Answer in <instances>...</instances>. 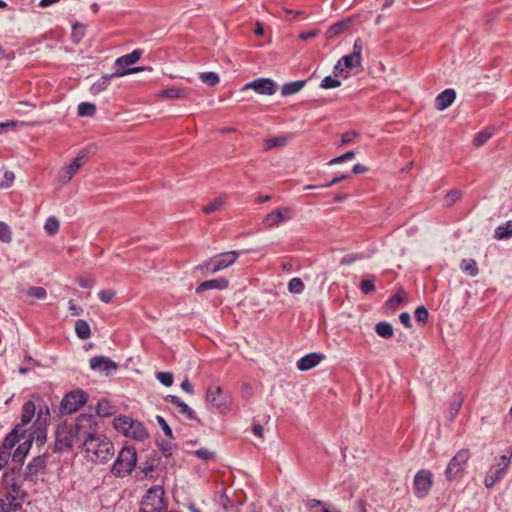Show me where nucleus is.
<instances>
[{
  "label": "nucleus",
  "mask_w": 512,
  "mask_h": 512,
  "mask_svg": "<svg viewBox=\"0 0 512 512\" xmlns=\"http://www.w3.org/2000/svg\"><path fill=\"white\" fill-rule=\"evenodd\" d=\"M471 458L470 450L462 448L448 462L444 471L445 479L448 482L461 480L467 470L468 462Z\"/></svg>",
  "instance_id": "obj_2"
},
{
  "label": "nucleus",
  "mask_w": 512,
  "mask_h": 512,
  "mask_svg": "<svg viewBox=\"0 0 512 512\" xmlns=\"http://www.w3.org/2000/svg\"><path fill=\"white\" fill-rule=\"evenodd\" d=\"M164 494L161 486L150 488L142 499L140 512H161L166 507Z\"/></svg>",
  "instance_id": "obj_8"
},
{
  "label": "nucleus",
  "mask_w": 512,
  "mask_h": 512,
  "mask_svg": "<svg viewBox=\"0 0 512 512\" xmlns=\"http://www.w3.org/2000/svg\"><path fill=\"white\" fill-rule=\"evenodd\" d=\"M115 77L118 76L114 75V72L112 74L103 75L99 80L92 84V86L90 87V93L92 95H98L99 93L107 90L110 81Z\"/></svg>",
  "instance_id": "obj_26"
},
{
  "label": "nucleus",
  "mask_w": 512,
  "mask_h": 512,
  "mask_svg": "<svg viewBox=\"0 0 512 512\" xmlns=\"http://www.w3.org/2000/svg\"><path fill=\"white\" fill-rule=\"evenodd\" d=\"M44 229L45 231L47 232V234L49 235H54L58 232L59 230V221L56 217H48L46 222H45V225H44Z\"/></svg>",
  "instance_id": "obj_42"
},
{
  "label": "nucleus",
  "mask_w": 512,
  "mask_h": 512,
  "mask_svg": "<svg viewBox=\"0 0 512 512\" xmlns=\"http://www.w3.org/2000/svg\"><path fill=\"white\" fill-rule=\"evenodd\" d=\"M456 98V92L454 89H445L439 93L435 99V106L439 111H443L448 108L454 102Z\"/></svg>",
  "instance_id": "obj_23"
},
{
  "label": "nucleus",
  "mask_w": 512,
  "mask_h": 512,
  "mask_svg": "<svg viewBox=\"0 0 512 512\" xmlns=\"http://www.w3.org/2000/svg\"><path fill=\"white\" fill-rule=\"evenodd\" d=\"M350 22L351 21L349 19H346V20H341V21L331 25L326 31V34H325L326 38L332 39V38L340 35L348 27Z\"/></svg>",
  "instance_id": "obj_27"
},
{
  "label": "nucleus",
  "mask_w": 512,
  "mask_h": 512,
  "mask_svg": "<svg viewBox=\"0 0 512 512\" xmlns=\"http://www.w3.org/2000/svg\"><path fill=\"white\" fill-rule=\"evenodd\" d=\"M225 204V198L223 196H219L208 203L206 206L202 208V212L205 214H211L215 211H218Z\"/></svg>",
  "instance_id": "obj_38"
},
{
  "label": "nucleus",
  "mask_w": 512,
  "mask_h": 512,
  "mask_svg": "<svg viewBox=\"0 0 512 512\" xmlns=\"http://www.w3.org/2000/svg\"><path fill=\"white\" fill-rule=\"evenodd\" d=\"M195 456L201 460L208 461L215 457V453L206 448H200L194 452Z\"/></svg>",
  "instance_id": "obj_53"
},
{
  "label": "nucleus",
  "mask_w": 512,
  "mask_h": 512,
  "mask_svg": "<svg viewBox=\"0 0 512 512\" xmlns=\"http://www.w3.org/2000/svg\"><path fill=\"white\" fill-rule=\"evenodd\" d=\"M463 401H464V398H463L462 394H460V393L454 394L452 396V398L450 400V404H449V418L451 420L454 419V417L457 415V413L461 409Z\"/></svg>",
  "instance_id": "obj_32"
},
{
  "label": "nucleus",
  "mask_w": 512,
  "mask_h": 512,
  "mask_svg": "<svg viewBox=\"0 0 512 512\" xmlns=\"http://www.w3.org/2000/svg\"><path fill=\"white\" fill-rule=\"evenodd\" d=\"M14 178L15 176L13 172H6L4 174V180L0 183V186L2 188H9L13 184Z\"/></svg>",
  "instance_id": "obj_63"
},
{
  "label": "nucleus",
  "mask_w": 512,
  "mask_h": 512,
  "mask_svg": "<svg viewBox=\"0 0 512 512\" xmlns=\"http://www.w3.org/2000/svg\"><path fill=\"white\" fill-rule=\"evenodd\" d=\"M492 136V132L488 130H483L477 133L472 141L473 145L476 147H480L485 144Z\"/></svg>",
  "instance_id": "obj_43"
},
{
  "label": "nucleus",
  "mask_w": 512,
  "mask_h": 512,
  "mask_svg": "<svg viewBox=\"0 0 512 512\" xmlns=\"http://www.w3.org/2000/svg\"><path fill=\"white\" fill-rule=\"evenodd\" d=\"M375 283L373 279H364L360 283V290L363 294H369L375 291Z\"/></svg>",
  "instance_id": "obj_52"
},
{
  "label": "nucleus",
  "mask_w": 512,
  "mask_h": 512,
  "mask_svg": "<svg viewBox=\"0 0 512 512\" xmlns=\"http://www.w3.org/2000/svg\"><path fill=\"white\" fill-rule=\"evenodd\" d=\"M293 218V212L290 207H280L270 213H268L262 224L265 228L271 229L279 226L283 222H287Z\"/></svg>",
  "instance_id": "obj_13"
},
{
  "label": "nucleus",
  "mask_w": 512,
  "mask_h": 512,
  "mask_svg": "<svg viewBox=\"0 0 512 512\" xmlns=\"http://www.w3.org/2000/svg\"><path fill=\"white\" fill-rule=\"evenodd\" d=\"M305 289L304 282L299 277L292 278L288 283V291L292 294H301Z\"/></svg>",
  "instance_id": "obj_40"
},
{
  "label": "nucleus",
  "mask_w": 512,
  "mask_h": 512,
  "mask_svg": "<svg viewBox=\"0 0 512 512\" xmlns=\"http://www.w3.org/2000/svg\"><path fill=\"white\" fill-rule=\"evenodd\" d=\"M137 463V454L134 448L123 447L112 466L111 472L117 477L130 475Z\"/></svg>",
  "instance_id": "obj_5"
},
{
  "label": "nucleus",
  "mask_w": 512,
  "mask_h": 512,
  "mask_svg": "<svg viewBox=\"0 0 512 512\" xmlns=\"http://www.w3.org/2000/svg\"><path fill=\"white\" fill-rule=\"evenodd\" d=\"M461 197V192L459 190H451L445 196L446 205H452Z\"/></svg>",
  "instance_id": "obj_60"
},
{
  "label": "nucleus",
  "mask_w": 512,
  "mask_h": 512,
  "mask_svg": "<svg viewBox=\"0 0 512 512\" xmlns=\"http://www.w3.org/2000/svg\"><path fill=\"white\" fill-rule=\"evenodd\" d=\"M115 295H116V293L114 290H108V289L101 290L98 293L99 299L104 303H110L113 300V298L115 297Z\"/></svg>",
  "instance_id": "obj_58"
},
{
  "label": "nucleus",
  "mask_w": 512,
  "mask_h": 512,
  "mask_svg": "<svg viewBox=\"0 0 512 512\" xmlns=\"http://www.w3.org/2000/svg\"><path fill=\"white\" fill-rule=\"evenodd\" d=\"M393 326L388 322H379L375 326V332L378 336L389 339L393 336Z\"/></svg>",
  "instance_id": "obj_35"
},
{
  "label": "nucleus",
  "mask_w": 512,
  "mask_h": 512,
  "mask_svg": "<svg viewBox=\"0 0 512 512\" xmlns=\"http://www.w3.org/2000/svg\"><path fill=\"white\" fill-rule=\"evenodd\" d=\"M96 113V106L89 102H82L78 105V115L81 117H92Z\"/></svg>",
  "instance_id": "obj_39"
},
{
  "label": "nucleus",
  "mask_w": 512,
  "mask_h": 512,
  "mask_svg": "<svg viewBox=\"0 0 512 512\" xmlns=\"http://www.w3.org/2000/svg\"><path fill=\"white\" fill-rule=\"evenodd\" d=\"M340 85L341 82L338 79L333 78L332 76H326L321 81L320 87L323 89H332L339 87Z\"/></svg>",
  "instance_id": "obj_48"
},
{
  "label": "nucleus",
  "mask_w": 512,
  "mask_h": 512,
  "mask_svg": "<svg viewBox=\"0 0 512 512\" xmlns=\"http://www.w3.org/2000/svg\"><path fill=\"white\" fill-rule=\"evenodd\" d=\"M512 451L502 455L496 464L490 467L484 478V485L487 488L494 487L506 475L507 469L511 464Z\"/></svg>",
  "instance_id": "obj_7"
},
{
  "label": "nucleus",
  "mask_w": 512,
  "mask_h": 512,
  "mask_svg": "<svg viewBox=\"0 0 512 512\" xmlns=\"http://www.w3.org/2000/svg\"><path fill=\"white\" fill-rule=\"evenodd\" d=\"M84 34H85V27L83 25H80L78 23L73 25L72 32H71L72 42L75 44H79L81 42V40L83 39Z\"/></svg>",
  "instance_id": "obj_41"
},
{
  "label": "nucleus",
  "mask_w": 512,
  "mask_h": 512,
  "mask_svg": "<svg viewBox=\"0 0 512 512\" xmlns=\"http://www.w3.org/2000/svg\"><path fill=\"white\" fill-rule=\"evenodd\" d=\"M90 368L94 371L105 372L107 375L117 370L118 365L109 357L94 356L89 361Z\"/></svg>",
  "instance_id": "obj_17"
},
{
  "label": "nucleus",
  "mask_w": 512,
  "mask_h": 512,
  "mask_svg": "<svg viewBox=\"0 0 512 512\" xmlns=\"http://www.w3.org/2000/svg\"><path fill=\"white\" fill-rule=\"evenodd\" d=\"M12 240V232L8 224L0 221V241L3 243H9Z\"/></svg>",
  "instance_id": "obj_47"
},
{
  "label": "nucleus",
  "mask_w": 512,
  "mask_h": 512,
  "mask_svg": "<svg viewBox=\"0 0 512 512\" xmlns=\"http://www.w3.org/2000/svg\"><path fill=\"white\" fill-rule=\"evenodd\" d=\"M86 161V155L83 153L78 154L72 162L67 165L60 173L59 180L62 184L69 182L73 176L79 171Z\"/></svg>",
  "instance_id": "obj_16"
},
{
  "label": "nucleus",
  "mask_w": 512,
  "mask_h": 512,
  "mask_svg": "<svg viewBox=\"0 0 512 512\" xmlns=\"http://www.w3.org/2000/svg\"><path fill=\"white\" fill-rule=\"evenodd\" d=\"M288 138L286 136L273 137L264 140L263 147L265 150H270L276 147L286 145Z\"/></svg>",
  "instance_id": "obj_37"
},
{
  "label": "nucleus",
  "mask_w": 512,
  "mask_h": 512,
  "mask_svg": "<svg viewBox=\"0 0 512 512\" xmlns=\"http://www.w3.org/2000/svg\"><path fill=\"white\" fill-rule=\"evenodd\" d=\"M142 56V51L139 49L133 50L131 53H128L126 55H123L116 59L115 61V71L114 75H117L118 77H122L131 73H136L143 68L136 67V68H127L128 66L136 63Z\"/></svg>",
  "instance_id": "obj_10"
},
{
  "label": "nucleus",
  "mask_w": 512,
  "mask_h": 512,
  "mask_svg": "<svg viewBox=\"0 0 512 512\" xmlns=\"http://www.w3.org/2000/svg\"><path fill=\"white\" fill-rule=\"evenodd\" d=\"M401 294L404 295L405 292L401 290L400 292L394 294L388 299L387 305L390 309H396L402 303L403 296Z\"/></svg>",
  "instance_id": "obj_51"
},
{
  "label": "nucleus",
  "mask_w": 512,
  "mask_h": 512,
  "mask_svg": "<svg viewBox=\"0 0 512 512\" xmlns=\"http://www.w3.org/2000/svg\"><path fill=\"white\" fill-rule=\"evenodd\" d=\"M415 318L418 322L425 324L429 318V312L424 306H419L414 312Z\"/></svg>",
  "instance_id": "obj_49"
},
{
  "label": "nucleus",
  "mask_w": 512,
  "mask_h": 512,
  "mask_svg": "<svg viewBox=\"0 0 512 512\" xmlns=\"http://www.w3.org/2000/svg\"><path fill=\"white\" fill-rule=\"evenodd\" d=\"M200 79L208 86H215L219 83V76L215 72H203L200 74Z\"/></svg>",
  "instance_id": "obj_44"
},
{
  "label": "nucleus",
  "mask_w": 512,
  "mask_h": 512,
  "mask_svg": "<svg viewBox=\"0 0 512 512\" xmlns=\"http://www.w3.org/2000/svg\"><path fill=\"white\" fill-rule=\"evenodd\" d=\"M323 358H324V355L321 353H316V352L309 353V354L301 357L297 361V368L300 371L310 370V369L314 368L315 366H317L322 361Z\"/></svg>",
  "instance_id": "obj_22"
},
{
  "label": "nucleus",
  "mask_w": 512,
  "mask_h": 512,
  "mask_svg": "<svg viewBox=\"0 0 512 512\" xmlns=\"http://www.w3.org/2000/svg\"><path fill=\"white\" fill-rule=\"evenodd\" d=\"M114 428L124 436L143 441L148 438V432L142 422L129 416L120 415L113 421Z\"/></svg>",
  "instance_id": "obj_3"
},
{
  "label": "nucleus",
  "mask_w": 512,
  "mask_h": 512,
  "mask_svg": "<svg viewBox=\"0 0 512 512\" xmlns=\"http://www.w3.org/2000/svg\"><path fill=\"white\" fill-rule=\"evenodd\" d=\"M42 414L43 411L40 409L34 424L29 429L23 430V432H26V434H33L34 440L38 445H43L46 442V429L42 426L41 423Z\"/></svg>",
  "instance_id": "obj_21"
},
{
  "label": "nucleus",
  "mask_w": 512,
  "mask_h": 512,
  "mask_svg": "<svg viewBox=\"0 0 512 512\" xmlns=\"http://www.w3.org/2000/svg\"><path fill=\"white\" fill-rule=\"evenodd\" d=\"M157 446H158L159 450L161 451V453L163 454V456L170 457L173 454V445L172 444L163 440L161 442H157Z\"/></svg>",
  "instance_id": "obj_57"
},
{
  "label": "nucleus",
  "mask_w": 512,
  "mask_h": 512,
  "mask_svg": "<svg viewBox=\"0 0 512 512\" xmlns=\"http://www.w3.org/2000/svg\"><path fill=\"white\" fill-rule=\"evenodd\" d=\"M179 413L185 415L190 420H198L195 411L190 408L186 403H182L179 407Z\"/></svg>",
  "instance_id": "obj_54"
},
{
  "label": "nucleus",
  "mask_w": 512,
  "mask_h": 512,
  "mask_svg": "<svg viewBox=\"0 0 512 512\" xmlns=\"http://www.w3.org/2000/svg\"><path fill=\"white\" fill-rule=\"evenodd\" d=\"M253 89L256 93L261 95L271 96L277 91L276 83L270 78H258L254 81L247 83L243 90Z\"/></svg>",
  "instance_id": "obj_15"
},
{
  "label": "nucleus",
  "mask_w": 512,
  "mask_h": 512,
  "mask_svg": "<svg viewBox=\"0 0 512 512\" xmlns=\"http://www.w3.org/2000/svg\"><path fill=\"white\" fill-rule=\"evenodd\" d=\"M355 157V152L354 151H348L338 157H335L333 159H331L329 162H328V165H334V164H338V163H342V162H345V161H348V160H352L353 158Z\"/></svg>",
  "instance_id": "obj_55"
},
{
  "label": "nucleus",
  "mask_w": 512,
  "mask_h": 512,
  "mask_svg": "<svg viewBox=\"0 0 512 512\" xmlns=\"http://www.w3.org/2000/svg\"><path fill=\"white\" fill-rule=\"evenodd\" d=\"M23 430H19V427H14L3 439L2 445L0 447H3L4 451L8 452L10 449H12L16 443L20 442L22 440L21 433Z\"/></svg>",
  "instance_id": "obj_25"
},
{
  "label": "nucleus",
  "mask_w": 512,
  "mask_h": 512,
  "mask_svg": "<svg viewBox=\"0 0 512 512\" xmlns=\"http://www.w3.org/2000/svg\"><path fill=\"white\" fill-rule=\"evenodd\" d=\"M36 412V406L32 400L26 401L22 406V413L20 418V423L16 424L14 427H19V430H22V427L28 425L34 418Z\"/></svg>",
  "instance_id": "obj_24"
},
{
  "label": "nucleus",
  "mask_w": 512,
  "mask_h": 512,
  "mask_svg": "<svg viewBox=\"0 0 512 512\" xmlns=\"http://www.w3.org/2000/svg\"><path fill=\"white\" fill-rule=\"evenodd\" d=\"M87 402V395L83 390H74L67 393L61 401V410L72 414L84 406Z\"/></svg>",
  "instance_id": "obj_12"
},
{
  "label": "nucleus",
  "mask_w": 512,
  "mask_h": 512,
  "mask_svg": "<svg viewBox=\"0 0 512 512\" xmlns=\"http://www.w3.org/2000/svg\"><path fill=\"white\" fill-rule=\"evenodd\" d=\"M26 294L32 298L39 299V300L45 299L47 297L46 289L43 287H39V286L30 287L26 291Z\"/></svg>",
  "instance_id": "obj_45"
},
{
  "label": "nucleus",
  "mask_w": 512,
  "mask_h": 512,
  "mask_svg": "<svg viewBox=\"0 0 512 512\" xmlns=\"http://www.w3.org/2000/svg\"><path fill=\"white\" fill-rule=\"evenodd\" d=\"M3 484L6 490L5 497L3 499L6 500V503L15 504L16 510H18L21 506L20 501L23 500V497L25 496V493L21 488L19 477H17L13 471L5 472L3 474Z\"/></svg>",
  "instance_id": "obj_6"
},
{
  "label": "nucleus",
  "mask_w": 512,
  "mask_h": 512,
  "mask_svg": "<svg viewBox=\"0 0 512 512\" xmlns=\"http://www.w3.org/2000/svg\"><path fill=\"white\" fill-rule=\"evenodd\" d=\"M512 237V220H508L503 225L498 226L494 232V238L497 240L509 239Z\"/></svg>",
  "instance_id": "obj_29"
},
{
  "label": "nucleus",
  "mask_w": 512,
  "mask_h": 512,
  "mask_svg": "<svg viewBox=\"0 0 512 512\" xmlns=\"http://www.w3.org/2000/svg\"><path fill=\"white\" fill-rule=\"evenodd\" d=\"M206 400L219 411H225L230 404V396L219 385H210L207 389Z\"/></svg>",
  "instance_id": "obj_11"
},
{
  "label": "nucleus",
  "mask_w": 512,
  "mask_h": 512,
  "mask_svg": "<svg viewBox=\"0 0 512 512\" xmlns=\"http://www.w3.org/2000/svg\"><path fill=\"white\" fill-rule=\"evenodd\" d=\"M48 456L47 454L38 455L34 457L26 466L24 470V477L26 479H32L34 476L38 475L40 472L44 471L47 464Z\"/></svg>",
  "instance_id": "obj_18"
},
{
  "label": "nucleus",
  "mask_w": 512,
  "mask_h": 512,
  "mask_svg": "<svg viewBox=\"0 0 512 512\" xmlns=\"http://www.w3.org/2000/svg\"><path fill=\"white\" fill-rule=\"evenodd\" d=\"M97 421L91 414L78 416V435L84 437L83 451L92 462L104 463L114 454L113 443L103 434L97 433Z\"/></svg>",
  "instance_id": "obj_1"
},
{
  "label": "nucleus",
  "mask_w": 512,
  "mask_h": 512,
  "mask_svg": "<svg viewBox=\"0 0 512 512\" xmlns=\"http://www.w3.org/2000/svg\"><path fill=\"white\" fill-rule=\"evenodd\" d=\"M96 413L100 417H109L114 413V407L107 400H101L96 405Z\"/></svg>",
  "instance_id": "obj_36"
},
{
  "label": "nucleus",
  "mask_w": 512,
  "mask_h": 512,
  "mask_svg": "<svg viewBox=\"0 0 512 512\" xmlns=\"http://www.w3.org/2000/svg\"><path fill=\"white\" fill-rule=\"evenodd\" d=\"M219 504L221 505V507L229 512L230 511V508L234 509V512H238V509L237 508H234L233 504L231 503L230 499L226 496V495H222L220 497V500H219Z\"/></svg>",
  "instance_id": "obj_62"
},
{
  "label": "nucleus",
  "mask_w": 512,
  "mask_h": 512,
  "mask_svg": "<svg viewBox=\"0 0 512 512\" xmlns=\"http://www.w3.org/2000/svg\"><path fill=\"white\" fill-rule=\"evenodd\" d=\"M241 255L240 251H227L220 254H217L202 264L196 266L197 270L206 271L212 274H215L225 268L233 265L239 256Z\"/></svg>",
  "instance_id": "obj_4"
},
{
  "label": "nucleus",
  "mask_w": 512,
  "mask_h": 512,
  "mask_svg": "<svg viewBox=\"0 0 512 512\" xmlns=\"http://www.w3.org/2000/svg\"><path fill=\"white\" fill-rule=\"evenodd\" d=\"M16 511V505L6 503L5 499L0 498V512H14Z\"/></svg>",
  "instance_id": "obj_64"
},
{
  "label": "nucleus",
  "mask_w": 512,
  "mask_h": 512,
  "mask_svg": "<svg viewBox=\"0 0 512 512\" xmlns=\"http://www.w3.org/2000/svg\"><path fill=\"white\" fill-rule=\"evenodd\" d=\"M84 437L78 435V418L74 425L70 427H62L56 432V447L59 450L71 448L76 443L83 445Z\"/></svg>",
  "instance_id": "obj_9"
},
{
  "label": "nucleus",
  "mask_w": 512,
  "mask_h": 512,
  "mask_svg": "<svg viewBox=\"0 0 512 512\" xmlns=\"http://www.w3.org/2000/svg\"><path fill=\"white\" fill-rule=\"evenodd\" d=\"M461 270L471 277H475L479 273L477 263L474 259H463L460 264Z\"/></svg>",
  "instance_id": "obj_33"
},
{
  "label": "nucleus",
  "mask_w": 512,
  "mask_h": 512,
  "mask_svg": "<svg viewBox=\"0 0 512 512\" xmlns=\"http://www.w3.org/2000/svg\"><path fill=\"white\" fill-rule=\"evenodd\" d=\"M362 258H363V256L360 254H356V253L347 254L341 258L340 265H342V266L351 265L354 262L361 260Z\"/></svg>",
  "instance_id": "obj_56"
},
{
  "label": "nucleus",
  "mask_w": 512,
  "mask_h": 512,
  "mask_svg": "<svg viewBox=\"0 0 512 512\" xmlns=\"http://www.w3.org/2000/svg\"><path fill=\"white\" fill-rule=\"evenodd\" d=\"M433 484V474L431 471L422 469L414 477V490L418 498H424Z\"/></svg>",
  "instance_id": "obj_14"
},
{
  "label": "nucleus",
  "mask_w": 512,
  "mask_h": 512,
  "mask_svg": "<svg viewBox=\"0 0 512 512\" xmlns=\"http://www.w3.org/2000/svg\"><path fill=\"white\" fill-rule=\"evenodd\" d=\"M75 333L81 340H86L91 335L90 326L87 321L79 319L75 323Z\"/></svg>",
  "instance_id": "obj_31"
},
{
  "label": "nucleus",
  "mask_w": 512,
  "mask_h": 512,
  "mask_svg": "<svg viewBox=\"0 0 512 512\" xmlns=\"http://www.w3.org/2000/svg\"><path fill=\"white\" fill-rule=\"evenodd\" d=\"M229 286V281L225 277H219L201 282L196 287V293L200 294L206 290H225Z\"/></svg>",
  "instance_id": "obj_20"
},
{
  "label": "nucleus",
  "mask_w": 512,
  "mask_h": 512,
  "mask_svg": "<svg viewBox=\"0 0 512 512\" xmlns=\"http://www.w3.org/2000/svg\"><path fill=\"white\" fill-rule=\"evenodd\" d=\"M306 84L305 80H298L286 83L281 87L282 96H290L299 92Z\"/></svg>",
  "instance_id": "obj_28"
},
{
  "label": "nucleus",
  "mask_w": 512,
  "mask_h": 512,
  "mask_svg": "<svg viewBox=\"0 0 512 512\" xmlns=\"http://www.w3.org/2000/svg\"><path fill=\"white\" fill-rule=\"evenodd\" d=\"M159 96L171 99L185 98L187 96V91L183 88L172 87L160 91Z\"/></svg>",
  "instance_id": "obj_34"
},
{
  "label": "nucleus",
  "mask_w": 512,
  "mask_h": 512,
  "mask_svg": "<svg viewBox=\"0 0 512 512\" xmlns=\"http://www.w3.org/2000/svg\"><path fill=\"white\" fill-rule=\"evenodd\" d=\"M358 136V133L356 131H347L341 135V141L340 145H347L351 143L356 137Z\"/></svg>",
  "instance_id": "obj_61"
},
{
  "label": "nucleus",
  "mask_w": 512,
  "mask_h": 512,
  "mask_svg": "<svg viewBox=\"0 0 512 512\" xmlns=\"http://www.w3.org/2000/svg\"><path fill=\"white\" fill-rule=\"evenodd\" d=\"M350 175L349 174H342L340 176H337V177H334L331 181L323 184V185H320V186H316V185H307L305 186V189L306 190H310V189H315V188H318V187H322V188H329V187H332L336 184H338L339 182H341L342 180H345L347 178H349Z\"/></svg>",
  "instance_id": "obj_46"
},
{
  "label": "nucleus",
  "mask_w": 512,
  "mask_h": 512,
  "mask_svg": "<svg viewBox=\"0 0 512 512\" xmlns=\"http://www.w3.org/2000/svg\"><path fill=\"white\" fill-rule=\"evenodd\" d=\"M156 378L166 387H170L173 384V375L170 372H158L156 373Z\"/></svg>",
  "instance_id": "obj_50"
},
{
  "label": "nucleus",
  "mask_w": 512,
  "mask_h": 512,
  "mask_svg": "<svg viewBox=\"0 0 512 512\" xmlns=\"http://www.w3.org/2000/svg\"><path fill=\"white\" fill-rule=\"evenodd\" d=\"M157 419V422L158 424L161 426L164 434L168 437V438H173V432H172V429L170 428V426L168 425V423L165 421V419L158 415L156 417Z\"/></svg>",
  "instance_id": "obj_59"
},
{
  "label": "nucleus",
  "mask_w": 512,
  "mask_h": 512,
  "mask_svg": "<svg viewBox=\"0 0 512 512\" xmlns=\"http://www.w3.org/2000/svg\"><path fill=\"white\" fill-rule=\"evenodd\" d=\"M23 442L18 445L16 450L13 452L12 460L17 463H22L34 441L33 434H26V432L21 433Z\"/></svg>",
  "instance_id": "obj_19"
},
{
  "label": "nucleus",
  "mask_w": 512,
  "mask_h": 512,
  "mask_svg": "<svg viewBox=\"0 0 512 512\" xmlns=\"http://www.w3.org/2000/svg\"><path fill=\"white\" fill-rule=\"evenodd\" d=\"M340 61H342V64L346 69H353L361 65L362 57L361 55H358V53H350L343 56Z\"/></svg>",
  "instance_id": "obj_30"
}]
</instances>
